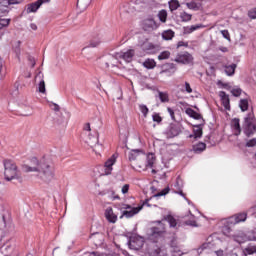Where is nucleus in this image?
<instances>
[{"instance_id": "nucleus-1", "label": "nucleus", "mask_w": 256, "mask_h": 256, "mask_svg": "<svg viewBox=\"0 0 256 256\" xmlns=\"http://www.w3.org/2000/svg\"><path fill=\"white\" fill-rule=\"evenodd\" d=\"M25 173H37L36 177L42 181L48 182L55 177V163L49 156H44L40 160L37 158L30 159V164L23 166Z\"/></svg>"}, {"instance_id": "nucleus-2", "label": "nucleus", "mask_w": 256, "mask_h": 256, "mask_svg": "<svg viewBox=\"0 0 256 256\" xmlns=\"http://www.w3.org/2000/svg\"><path fill=\"white\" fill-rule=\"evenodd\" d=\"M165 221L169 224L171 229H177V219L172 215H167L162 221H158L155 226L148 230L150 239H157V237H161V235L165 233Z\"/></svg>"}, {"instance_id": "nucleus-3", "label": "nucleus", "mask_w": 256, "mask_h": 256, "mask_svg": "<svg viewBox=\"0 0 256 256\" xmlns=\"http://www.w3.org/2000/svg\"><path fill=\"white\" fill-rule=\"evenodd\" d=\"M4 176L6 181H12L17 177V165L13 160L4 161Z\"/></svg>"}, {"instance_id": "nucleus-4", "label": "nucleus", "mask_w": 256, "mask_h": 256, "mask_svg": "<svg viewBox=\"0 0 256 256\" xmlns=\"http://www.w3.org/2000/svg\"><path fill=\"white\" fill-rule=\"evenodd\" d=\"M119 59L120 58H117V54H115V56L107 55L101 59V63H104L106 69L111 67L112 73H117V69H119Z\"/></svg>"}, {"instance_id": "nucleus-5", "label": "nucleus", "mask_w": 256, "mask_h": 256, "mask_svg": "<svg viewBox=\"0 0 256 256\" xmlns=\"http://www.w3.org/2000/svg\"><path fill=\"white\" fill-rule=\"evenodd\" d=\"M128 159L129 161H137V165L139 166V163H142V161L145 162L147 155L141 149H132L128 152Z\"/></svg>"}, {"instance_id": "nucleus-6", "label": "nucleus", "mask_w": 256, "mask_h": 256, "mask_svg": "<svg viewBox=\"0 0 256 256\" xmlns=\"http://www.w3.org/2000/svg\"><path fill=\"white\" fill-rule=\"evenodd\" d=\"M86 143L91 147L96 153V155H99L101 151H103V145L99 144V137L98 136H89L86 140Z\"/></svg>"}, {"instance_id": "nucleus-7", "label": "nucleus", "mask_w": 256, "mask_h": 256, "mask_svg": "<svg viewBox=\"0 0 256 256\" xmlns=\"http://www.w3.org/2000/svg\"><path fill=\"white\" fill-rule=\"evenodd\" d=\"M128 245L130 249H133L134 251H139V249H142L143 245H145V239L140 236H133L130 238Z\"/></svg>"}, {"instance_id": "nucleus-8", "label": "nucleus", "mask_w": 256, "mask_h": 256, "mask_svg": "<svg viewBox=\"0 0 256 256\" xmlns=\"http://www.w3.org/2000/svg\"><path fill=\"white\" fill-rule=\"evenodd\" d=\"M116 57L117 59H122L123 61H125V63H131V61H133V58L135 57V50H122L116 53Z\"/></svg>"}, {"instance_id": "nucleus-9", "label": "nucleus", "mask_w": 256, "mask_h": 256, "mask_svg": "<svg viewBox=\"0 0 256 256\" xmlns=\"http://www.w3.org/2000/svg\"><path fill=\"white\" fill-rule=\"evenodd\" d=\"M176 63H182V65H193V55L189 52L178 54L175 58Z\"/></svg>"}, {"instance_id": "nucleus-10", "label": "nucleus", "mask_w": 256, "mask_h": 256, "mask_svg": "<svg viewBox=\"0 0 256 256\" xmlns=\"http://www.w3.org/2000/svg\"><path fill=\"white\" fill-rule=\"evenodd\" d=\"M233 239L236 243H239V245H241L242 243H247V241H256L255 236H247V234H245L243 231H239L234 234Z\"/></svg>"}, {"instance_id": "nucleus-11", "label": "nucleus", "mask_w": 256, "mask_h": 256, "mask_svg": "<svg viewBox=\"0 0 256 256\" xmlns=\"http://www.w3.org/2000/svg\"><path fill=\"white\" fill-rule=\"evenodd\" d=\"M141 49L144 51L147 55H154L157 51H159V46L155 45L149 41H145L141 44Z\"/></svg>"}, {"instance_id": "nucleus-12", "label": "nucleus", "mask_w": 256, "mask_h": 256, "mask_svg": "<svg viewBox=\"0 0 256 256\" xmlns=\"http://www.w3.org/2000/svg\"><path fill=\"white\" fill-rule=\"evenodd\" d=\"M181 133V126L179 124H170L166 129V135L168 139H173Z\"/></svg>"}, {"instance_id": "nucleus-13", "label": "nucleus", "mask_w": 256, "mask_h": 256, "mask_svg": "<svg viewBox=\"0 0 256 256\" xmlns=\"http://www.w3.org/2000/svg\"><path fill=\"white\" fill-rule=\"evenodd\" d=\"M117 163V156L113 154L104 164L105 175H111L113 172V166Z\"/></svg>"}, {"instance_id": "nucleus-14", "label": "nucleus", "mask_w": 256, "mask_h": 256, "mask_svg": "<svg viewBox=\"0 0 256 256\" xmlns=\"http://www.w3.org/2000/svg\"><path fill=\"white\" fill-rule=\"evenodd\" d=\"M244 221H247V213H245V212L235 214L234 216H232L228 219V223H230L231 225H237L238 223H244Z\"/></svg>"}, {"instance_id": "nucleus-15", "label": "nucleus", "mask_w": 256, "mask_h": 256, "mask_svg": "<svg viewBox=\"0 0 256 256\" xmlns=\"http://www.w3.org/2000/svg\"><path fill=\"white\" fill-rule=\"evenodd\" d=\"M50 0H38L34 3L28 4L26 8V13H36V11L41 7L43 3H49Z\"/></svg>"}, {"instance_id": "nucleus-16", "label": "nucleus", "mask_w": 256, "mask_h": 256, "mask_svg": "<svg viewBox=\"0 0 256 256\" xmlns=\"http://www.w3.org/2000/svg\"><path fill=\"white\" fill-rule=\"evenodd\" d=\"M44 75L42 72H38L35 76V82L38 83V91L39 93H46L45 89V80L43 79Z\"/></svg>"}, {"instance_id": "nucleus-17", "label": "nucleus", "mask_w": 256, "mask_h": 256, "mask_svg": "<svg viewBox=\"0 0 256 256\" xmlns=\"http://www.w3.org/2000/svg\"><path fill=\"white\" fill-rule=\"evenodd\" d=\"M153 165H155V155L148 154L146 159L138 164V167L139 169H143V167H153Z\"/></svg>"}, {"instance_id": "nucleus-18", "label": "nucleus", "mask_w": 256, "mask_h": 256, "mask_svg": "<svg viewBox=\"0 0 256 256\" xmlns=\"http://www.w3.org/2000/svg\"><path fill=\"white\" fill-rule=\"evenodd\" d=\"M101 43H103V35L94 34L92 36V39L89 41L87 47H90V48L99 47V45H101Z\"/></svg>"}, {"instance_id": "nucleus-19", "label": "nucleus", "mask_w": 256, "mask_h": 256, "mask_svg": "<svg viewBox=\"0 0 256 256\" xmlns=\"http://www.w3.org/2000/svg\"><path fill=\"white\" fill-rule=\"evenodd\" d=\"M219 97H220V99L222 101V105L226 109V111H230L231 110V102L229 100V95H227V93H225V91H220Z\"/></svg>"}, {"instance_id": "nucleus-20", "label": "nucleus", "mask_w": 256, "mask_h": 256, "mask_svg": "<svg viewBox=\"0 0 256 256\" xmlns=\"http://www.w3.org/2000/svg\"><path fill=\"white\" fill-rule=\"evenodd\" d=\"M141 209H143V206L133 207L130 210H125L123 212V215L120 216V219H123V217H126L127 219H131V217H134V215H137V213H139Z\"/></svg>"}, {"instance_id": "nucleus-21", "label": "nucleus", "mask_w": 256, "mask_h": 256, "mask_svg": "<svg viewBox=\"0 0 256 256\" xmlns=\"http://www.w3.org/2000/svg\"><path fill=\"white\" fill-rule=\"evenodd\" d=\"M105 217L109 223H117V215L113 213V208H107L105 211Z\"/></svg>"}, {"instance_id": "nucleus-22", "label": "nucleus", "mask_w": 256, "mask_h": 256, "mask_svg": "<svg viewBox=\"0 0 256 256\" xmlns=\"http://www.w3.org/2000/svg\"><path fill=\"white\" fill-rule=\"evenodd\" d=\"M203 24H196L192 26H186L183 28L184 34L185 35H190V33H193L194 31H198V29H203Z\"/></svg>"}, {"instance_id": "nucleus-23", "label": "nucleus", "mask_w": 256, "mask_h": 256, "mask_svg": "<svg viewBox=\"0 0 256 256\" xmlns=\"http://www.w3.org/2000/svg\"><path fill=\"white\" fill-rule=\"evenodd\" d=\"M231 127L234 131V135H241V124H239V118L232 119Z\"/></svg>"}, {"instance_id": "nucleus-24", "label": "nucleus", "mask_w": 256, "mask_h": 256, "mask_svg": "<svg viewBox=\"0 0 256 256\" xmlns=\"http://www.w3.org/2000/svg\"><path fill=\"white\" fill-rule=\"evenodd\" d=\"M150 255L151 256H167V250H165L164 248H160L159 246H156L150 251Z\"/></svg>"}, {"instance_id": "nucleus-25", "label": "nucleus", "mask_w": 256, "mask_h": 256, "mask_svg": "<svg viewBox=\"0 0 256 256\" xmlns=\"http://www.w3.org/2000/svg\"><path fill=\"white\" fill-rule=\"evenodd\" d=\"M90 239L93 241L94 245H101L103 243V234L96 232L90 235Z\"/></svg>"}, {"instance_id": "nucleus-26", "label": "nucleus", "mask_w": 256, "mask_h": 256, "mask_svg": "<svg viewBox=\"0 0 256 256\" xmlns=\"http://www.w3.org/2000/svg\"><path fill=\"white\" fill-rule=\"evenodd\" d=\"M205 149H207V144H205L203 142H199L197 144H194L193 147H192V151H194L197 154L203 153V151H205Z\"/></svg>"}, {"instance_id": "nucleus-27", "label": "nucleus", "mask_w": 256, "mask_h": 256, "mask_svg": "<svg viewBox=\"0 0 256 256\" xmlns=\"http://www.w3.org/2000/svg\"><path fill=\"white\" fill-rule=\"evenodd\" d=\"M235 69H237V64H230L224 66V71L226 75H228V77L235 75Z\"/></svg>"}, {"instance_id": "nucleus-28", "label": "nucleus", "mask_w": 256, "mask_h": 256, "mask_svg": "<svg viewBox=\"0 0 256 256\" xmlns=\"http://www.w3.org/2000/svg\"><path fill=\"white\" fill-rule=\"evenodd\" d=\"M143 67L146 69H155L157 67V62L154 59L148 58L143 62Z\"/></svg>"}, {"instance_id": "nucleus-29", "label": "nucleus", "mask_w": 256, "mask_h": 256, "mask_svg": "<svg viewBox=\"0 0 256 256\" xmlns=\"http://www.w3.org/2000/svg\"><path fill=\"white\" fill-rule=\"evenodd\" d=\"M9 13V4H6L3 2V0H0V17H4V15H7Z\"/></svg>"}, {"instance_id": "nucleus-30", "label": "nucleus", "mask_w": 256, "mask_h": 256, "mask_svg": "<svg viewBox=\"0 0 256 256\" xmlns=\"http://www.w3.org/2000/svg\"><path fill=\"white\" fill-rule=\"evenodd\" d=\"M179 18L181 19V21L183 23H189V21H191V19H193V15H191L185 11H182L179 14Z\"/></svg>"}, {"instance_id": "nucleus-31", "label": "nucleus", "mask_w": 256, "mask_h": 256, "mask_svg": "<svg viewBox=\"0 0 256 256\" xmlns=\"http://www.w3.org/2000/svg\"><path fill=\"white\" fill-rule=\"evenodd\" d=\"M175 37V32L173 30H166L162 33V39L165 41H171Z\"/></svg>"}, {"instance_id": "nucleus-32", "label": "nucleus", "mask_w": 256, "mask_h": 256, "mask_svg": "<svg viewBox=\"0 0 256 256\" xmlns=\"http://www.w3.org/2000/svg\"><path fill=\"white\" fill-rule=\"evenodd\" d=\"M186 115H189V117H192V119H201V114L197 113L195 110L191 108L186 109Z\"/></svg>"}, {"instance_id": "nucleus-33", "label": "nucleus", "mask_w": 256, "mask_h": 256, "mask_svg": "<svg viewBox=\"0 0 256 256\" xmlns=\"http://www.w3.org/2000/svg\"><path fill=\"white\" fill-rule=\"evenodd\" d=\"M193 133L194 139H201L203 136V130L199 126H195Z\"/></svg>"}, {"instance_id": "nucleus-34", "label": "nucleus", "mask_w": 256, "mask_h": 256, "mask_svg": "<svg viewBox=\"0 0 256 256\" xmlns=\"http://www.w3.org/2000/svg\"><path fill=\"white\" fill-rule=\"evenodd\" d=\"M241 111L245 112L249 109V101L247 99H241L239 103Z\"/></svg>"}, {"instance_id": "nucleus-35", "label": "nucleus", "mask_w": 256, "mask_h": 256, "mask_svg": "<svg viewBox=\"0 0 256 256\" xmlns=\"http://www.w3.org/2000/svg\"><path fill=\"white\" fill-rule=\"evenodd\" d=\"M179 7H180L179 1L171 0L169 2V9H170V11H177V9H179Z\"/></svg>"}, {"instance_id": "nucleus-36", "label": "nucleus", "mask_w": 256, "mask_h": 256, "mask_svg": "<svg viewBox=\"0 0 256 256\" xmlns=\"http://www.w3.org/2000/svg\"><path fill=\"white\" fill-rule=\"evenodd\" d=\"M145 26L149 29H157V22H155L153 19H147L145 21Z\"/></svg>"}, {"instance_id": "nucleus-37", "label": "nucleus", "mask_w": 256, "mask_h": 256, "mask_svg": "<svg viewBox=\"0 0 256 256\" xmlns=\"http://www.w3.org/2000/svg\"><path fill=\"white\" fill-rule=\"evenodd\" d=\"M158 19L161 21V23H166L167 21V11L166 10H161L158 13Z\"/></svg>"}, {"instance_id": "nucleus-38", "label": "nucleus", "mask_w": 256, "mask_h": 256, "mask_svg": "<svg viewBox=\"0 0 256 256\" xmlns=\"http://www.w3.org/2000/svg\"><path fill=\"white\" fill-rule=\"evenodd\" d=\"M253 119H255V116L253 115V113H249L245 118V123L247 127H251V125H253Z\"/></svg>"}, {"instance_id": "nucleus-39", "label": "nucleus", "mask_w": 256, "mask_h": 256, "mask_svg": "<svg viewBox=\"0 0 256 256\" xmlns=\"http://www.w3.org/2000/svg\"><path fill=\"white\" fill-rule=\"evenodd\" d=\"M169 57H171V52H169V51H163V52L160 53V55H158L159 61L169 59Z\"/></svg>"}, {"instance_id": "nucleus-40", "label": "nucleus", "mask_w": 256, "mask_h": 256, "mask_svg": "<svg viewBox=\"0 0 256 256\" xmlns=\"http://www.w3.org/2000/svg\"><path fill=\"white\" fill-rule=\"evenodd\" d=\"M159 99L162 103H169V95L165 92H159Z\"/></svg>"}, {"instance_id": "nucleus-41", "label": "nucleus", "mask_w": 256, "mask_h": 256, "mask_svg": "<svg viewBox=\"0 0 256 256\" xmlns=\"http://www.w3.org/2000/svg\"><path fill=\"white\" fill-rule=\"evenodd\" d=\"M7 75L5 66H3V59L0 57V79H3Z\"/></svg>"}, {"instance_id": "nucleus-42", "label": "nucleus", "mask_w": 256, "mask_h": 256, "mask_svg": "<svg viewBox=\"0 0 256 256\" xmlns=\"http://www.w3.org/2000/svg\"><path fill=\"white\" fill-rule=\"evenodd\" d=\"M139 110L141 111L144 117H147V115L149 114V108L147 107V105L140 104Z\"/></svg>"}, {"instance_id": "nucleus-43", "label": "nucleus", "mask_w": 256, "mask_h": 256, "mask_svg": "<svg viewBox=\"0 0 256 256\" xmlns=\"http://www.w3.org/2000/svg\"><path fill=\"white\" fill-rule=\"evenodd\" d=\"M25 0H3V3L6 5H19V3H23Z\"/></svg>"}, {"instance_id": "nucleus-44", "label": "nucleus", "mask_w": 256, "mask_h": 256, "mask_svg": "<svg viewBox=\"0 0 256 256\" xmlns=\"http://www.w3.org/2000/svg\"><path fill=\"white\" fill-rule=\"evenodd\" d=\"M9 23H11V19H0V29L8 27Z\"/></svg>"}, {"instance_id": "nucleus-45", "label": "nucleus", "mask_w": 256, "mask_h": 256, "mask_svg": "<svg viewBox=\"0 0 256 256\" xmlns=\"http://www.w3.org/2000/svg\"><path fill=\"white\" fill-rule=\"evenodd\" d=\"M171 254H172V256H181V255H183V252H181V250H179V248L174 246L171 250Z\"/></svg>"}, {"instance_id": "nucleus-46", "label": "nucleus", "mask_w": 256, "mask_h": 256, "mask_svg": "<svg viewBox=\"0 0 256 256\" xmlns=\"http://www.w3.org/2000/svg\"><path fill=\"white\" fill-rule=\"evenodd\" d=\"M152 120L154 121V123H161V121H163V118H161L159 113H154L152 115Z\"/></svg>"}, {"instance_id": "nucleus-47", "label": "nucleus", "mask_w": 256, "mask_h": 256, "mask_svg": "<svg viewBox=\"0 0 256 256\" xmlns=\"http://www.w3.org/2000/svg\"><path fill=\"white\" fill-rule=\"evenodd\" d=\"M205 249H209V243H204L202 244L198 249H197V253L199 255H201V253H203V251H205Z\"/></svg>"}, {"instance_id": "nucleus-48", "label": "nucleus", "mask_w": 256, "mask_h": 256, "mask_svg": "<svg viewBox=\"0 0 256 256\" xmlns=\"http://www.w3.org/2000/svg\"><path fill=\"white\" fill-rule=\"evenodd\" d=\"M243 90L241 88H234L231 90V93L234 97H240Z\"/></svg>"}, {"instance_id": "nucleus-49", "label": "nucleus", "mask_w": 256, "mask_h": 256, "mask_svg": "<svg viewBox=\"0 0 256 256\" xmlns=\"http://www.w3.org/2000/svg\"><path fill=\"white\" fill-rule=\"evenodd\" d=\"M188 9H192L193 11L199 9V6L195 2H188L186 3Z\"/></svg>"}, {"instance_id": "nucleus-50", "label": "nucleus", "mask_w": 256, "mask_h": 256, "mask_svg": "<svg viewBox=\"0 0 256 256\" xmlns=\"http://www.w3.org/2000/svg\"><path fill=\"white\" fill-rule=\"evenodd\" d=\"M169 193V188H164L161 192L154 195V197H163Z\"/></svg>"}, {"instance_id": "nucleus-51", "label": "nucleus", "mask_w": 256, "mask_h": 256, "mask_svg": "<svg viewBox=\"0 0 256 256\" xmlns=\"http://www.w3.org/2000/svg\"><path fill=\"white\" fill-rule=\"evenodd\" d=\"M184 87L186 93H193V88H191V84H189V82H185Z\"/></svg>"}, {"instance_id": "nucleus-52", "label": "nucleus", "mask_w": 256, "mask_h": 256, "mask_svg": "<svg viewBox=\"0 0 256 256\" xmlns=\"http://www.w3.org/2000/svg\"><path fill=\"white\" fill-rule=\"evenodd\" d=\"M248 16L250 19H256V8L249 10Z\"/></svg>"}, {"instance_id": "nucleus-53", "label": "nucleus", "mask_w": 256, "mask_h": 256, "mask_svg": "<svg viewBox=\"0 0 256 256\" xmlns=\"http://www.w3.org/2000/svg\"><path fill=\"white\" fill-rule=\"evenodd\" d=\"M256 145V138L250 139L247 143H246V147H255Z\"/></svg>"}, {"instance_id": "nucleus-54", "label": "nucleus", "mask_w": 256, "mask_h": 256, "mask_svg": "<svg viewBox=\"0 0 256 256\" xmlns=\"http://www.w3.org/2000/svg\"><path fill=\"white\" fill-rule=\"evenodd\" d=\"M186 225H190V227H197V221H195V219L187 220Z\"/></svg>"}, {"instance_id": "nucleus-55", "label": "nucleus", "mask_w": 256, "mask_h": 256, "mask_svg": "<svg viewBox=\"0 0 256 256\" xmlns=\"http://www.w3.org/2000/svg\"><path fill=\"white\" fill-rule=\"evenodd\" d=\"M122 193L123 195H126V193H129V184H125L123 187H122Z\"/></svg>"}, {"instance_id": "nucleus-56", "label": "nucleus", "mask_w": 256, "mask_h": 256, "mask_svg": "<svg viewBox=\"0 0 256 256\" xmlns=\"http://www.w3.org/2000/svg\"><path fill=\"white\" fill-rule=\"evenodd\" d=\"M28 61H29L31 67H35L36 62H35V58L34 57L29 56L28 57Z\"/></svg>"}, {"instance_id": "nucleus-57", "label": "nucleus", "mask_w": 256, "mask_h": 256, "mask_svg": "<svg viewBox=\"0 0 256 256\" xmlns=\"http://www.w3.org/2000/svg\"><path fill=\"white\" fill-rule=\"evenodd\" d=\"M221 34H222V36L224 37V39H230L229 31H227V30H222V31H221Z\"/></svg>"}, {"instance_id": "nucleus-58", "label": "nucleus", "mask_w": 256, "mask_h": 256, "mask_svg": "<svg viewBox=\"0 0 256 256\" xmlns=\"http://www.w3.org/2000/svg\"><path fill=\"white\" fill-rule=\"evenodd\" d=\"M167 111L172 119H175V112L171 108H167Z\"/></svg>"}, {"instance_id": "nucleus-59", "label": "nucleus", "mask_w": 256, "mask_h": 256, "mask_svg": "<svg viewBox=\"0 0 256 256\" xmlns=\"http://www.w3.org/2000/svg\"><path fill=\"white\" fill-rule=\"evenodd\" d=\"M88 256H105V254H101V253H98V252H91L88 254Z\"/></svg>"}, {"instance_id": "nucleus-60", "label": "nucleus", "mask_w": 256, "mask_h": 256, "mask_svg": "<svg viewBox=\"0 0 256 256\" xmlns=\"http://www.w3.org/2000/svg\"><path fill=\"white\" fill-rule=\"evenodd\" d=\"M219 51H221L222 53H227L229 51V48L221 46L219 47Z\"/></svg>"}, {"instance_id": "nucleus-61", "label": "nucleus", "mask_w": 256, "mask_h": 256, "mask_svg": "<svg viewBox=\"0 0 256 256\" xmlns=\"http://www.w3.org/2000/svg\"><path fill=\"white\" fill-rule=\"evenodd\" d=\"M84 131H91V124L86 123L84 126Z\"/></svg>"}, {"instance_id": "nucleus-62", "label": "nucleus", "mask_w": 256, "mask_h": 256, "mask_svg": "<svg viewBox=\"0 0 256 256\" xmlns=\"http://www.w3.org/2000/svg\"><path fill=\"white\" fill-rule=\"evenodd\" d=\"M32 31H37V25L35 23L30 24Z\"/></svg>"}, {"instance_id": "nucleus-63", "label": "nucleus", "mask_w": 256, "mask_h": 256, "mask_svg": "<svg viewBox=\"0 0 256 256\" xmlns=\"http://www.w3.org/2000/svg\"><path fill=\"white\" fill-rule=\"evenodd\" d=\"M122 209H133V207H131V205H129V204H123V207H122Z\"/></svg>"}, {"instance_id": "nucleus-64", "label": "nucleus", "mask_w": 256, "mask_h": 256, "mask_svg": "<svg viewBox=\"0 0 256 256\" xmlns=\"http://www.w3.org/2000/svg\"><path fill=\"white\" fill-rule=\"evenodd\" d=\"M59 109H60L59 105L53 104V110L54 111H59Z\"/></svg>"}]
</instances>
